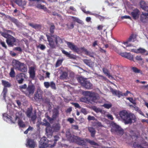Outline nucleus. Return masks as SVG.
Returning a JSON list of instances; mask_svg holds the SVG:
<instances>
[{
    "instance_id": "f257e3e1",
    "label": "nucleus",
    "mask_w": 148,
    "mask_h": 148,
    "mask_svg": "<svg viewBox=\"0 0 148 148\" xmlns=\"http://www.w3.org/2000/svg\"><path fill=\"white\" fill-rule=\"evenodd\" d=\"M3 116V119L7 122L10 121L11 123H14L17 121L19 127L24 128L25 127V122L22 120L23 116L21 112H17L16 111L14 110L13 114H12L11 116L8 115L6 113H4Z\"/></svg>"
},
{
    "instance_id": "f03ea898",
    "label": "nucleus",
    "mask_w": 148,
    "mask_h": 148,
    "mask_svg": "<svg viewBox=\"0 0 148 148\" xmlns=\"http://www.w3.org/2000/svg\"><path fill=\"white\" fill-rule=\"evenodd\" d=\"M48 45L51 49H55L62 42V39L56 35H51L50 36L46 35Z\"/></svg>"
},
{
    "instance_id": "7ed1b4c3",
    "label": "nucleus",
    "mask_w": 148,
    "mask_h": 148,
    "mask_svg": "<svg viewBox=\"0 0 148 148\" xmlns=\"http://www.w3.org/2000/svg\"><path fill=\"white\" fill-rule=\"evenodd\" d=\"M119 114L125 124L131 123L132 122H135L136 121L135 115L132 113H129L125 110L121 111Z\"/></svg>"
},
{
    "instance_id": "20e7f679",
    "label": "nucleus",
    "mask_w": 148,
    "mask_h": 148,
    "mask_svg": "<svg viewBox=\"0 0 148 148\" xmlns=\"http://www.w3.org/2000/svg\"><path fill=\"white\" fill-rule=\"evenodd\" d=\"M66 135L68 140L70 142L75 143L80 145H86L87 139H83L74 135H72L68 130L66 131Z\"/></svg>"
},
{
    "instance_id": "39448f33",
    "label": "nucleus",
    "mask_w": 148,
    "mask_h": 148,
    "mask_svg": "<svg viewBox=\"0 0 148 148\" xmlns=\"http://www.w3.org/2000/svg\"><path fill=\"white\" fill-rule=\"evenodd\" d=\"M51 142V141H49L45 137H42L40 141L39 148H51L50 147L54 146V144L52 145L50 143Z\"/></svg>"
},
{
    "instance_id": "423d86ee",
    "label": "nucleus",
    "mask_w": 148,
    "mask_h": 148,
    "mask_svg": "<svg viewBox=\"0 0 148 148\" xmlns=\"http://www.w3.org/2000/svg\"><path fill=\"white\" fill-rule=\"evenodd\" d=\"M2 84L4 86V87L3 89L1 95L3 96V99L5 101L6 103L8 104L11 102V100L9 99V98L8 97H7L8 99V101H7L6 99V95L7 92V89L6 87H10V84L8 82L3 80H2Z\"/></svg>"
},
{
    "instance_id": "0eeeda50",
    "label": "nucleus",
    "mask_w": 148,
    "mask_h": 148,
    "mask_svg": "<svg viewBox=\"0 0 148 148\" xmlns=\"http://www.w3.org/2000/svg\"><path fill=\"white\" fill-rule=\"evenodd\" d=\"M78 81L84 88L86 89H90L92 88V84L86 79L82 77H79L77 78Z\"/></svg>"
},
{
    "instance_id": "6e6552de",
    "label": "nucleus",
    "mask_w": 148,
    "mask_h": 148,
    "mask_svg": "<svg viewBox=\"0 0 148 148\" xmlns=\"http://www.w3.org/2000/svg\"><path fill=\"white\" fill-rule=\"evenodd\" d=\"M111 125V131L112 133L121 135L123 134V131L122 128L116 123H112Z\"/></svg>"
},
{
    "instance_id": "1a4fd4ad",
    "label": "nucleus",
    "mask_w": 148,
    "mask_h": 148,
    "mask_svg": "<svg viewBox=\"0 0 148 148\" xmlns=\"http://www.w3.org/2000/svg\"><path fill=\"white\" fill-rule=\"evenodd\" d=\"M42 125L46 127V134L48 138L52 137L53 134V131L51 127L50 126V123L48 122H42L41 123Z\"/></svg>"
},
{
    "instance_id": "9d476101",
    "label": "nucleus",
    "mask_w": 148,
    "mask_h": 148,
    "mask_svg": "<svg viewBox=\"0 0 148 148\" xmlns=\"http://www.w3.org/2000/svg\"><path fill=\"white\" fill-rule=\"evenodd\" d=\"M35 86L32 84H29L24 92V94L26 96H29L30 95H32L35 90Z\"/></svg>"
},
{
    "instance_id": "9b49d317",
    "label": "nucleus",
    "mask_w": 148,
    "mask_h": 148,
    "mask_svg": "<svg viewBox=\"0 0 148 148\" xmlns=\"http://www.w3.org/2000/svg\"><path fill=\"white\" fill-rule=\"evenodd\" d=\"M110 90L113 95L117 96L119 97L121 96H126L128 93H130L129 91L127 90L126 92L123 93L121 92L114 89L112 88H110Z\"/></svg>"
},
{
    "instance_id": "f8f14e48",
    "label": "nucleus",
    "mask_w": 148,
    "mask_h": 148,
    "mask_svg": "<svg viewBox=\"0 0 148 148\" xmlns=\"http://www.w3.org/2000/svg\"><path fill=\"white\" fill-rule=\"evenodd\" d=\"M82 10L86 14H89L90 15H94L96 17L99 18L101 21H103L104 19V17L100 16L99 14L94 13L88 11L86 12V11L83 8H82Z\"/></svg>"
},
{
    "instance_id": "ddd939ff",
    "label": "nucleus",
    "mask_w": 148,
    "mask_h": 148,
    "mask_svg": "<svg viewBox=\"0 0 148 148\" xmlns=\"http://www.w3.org/2000/svg\"><path fill=\"white\" fill-rule=\"evenodd\" d=\"M36 145V143L33 140L30 139H27L26 144V147H28L29 148H34Z\"/></svg>"
},
{
    "instance_id": "4468645a",
    "label": "nucleus",
    "mask_w": 148,
    "mask_h": 148,
    "mask_svg": "<svg viewBox=\"0 0 148 148\" xmlns=\"http://www.w3.org/2000/svg\"><path fill=\"white\" fill-rule=\"evenodd\" d=\"M15 41V38L11 35H9V36L6 40L7 44L10 46H12Z\"/></svg>"
},
{
    "instance_id": "2eb2a0df",
    "label": "nucleus",
    "mask_w": 148,
    "mask_h": 148,
    "mask_svg": "<svg viewBox=\"0 0 148 148\" xmlns=\"http://www.w3.org/2000/svg\"><path fill=\"white\" fill-rule=\"evenodd\" d=\"M66 43L68 47L71 50L77 52L79 51V49L73 44L68 42H67Z\"/></svg>"
},
{
    "instance_id": "dca6fc26",
    "label": "nucleus",
    "mask_w": 148,
    "mask_h": 148,
    "mask_svg": "<svg viewBox=\"0 0 148 148\" xmlns=\"http://www.w3.org/2000/svg\"><path fill=\"white\" fill-rule=\"evenodd\" d=\"M29 73L30 77L32 79H34L35 76V68L33 66L31 67L29 69Z\"/></svg>"
},
{
    "instance_id": "f3484780",
    "label": "nucleus",
    "mask_w": 148,
    "mask_h": 148,
    "mask_svg": "<svg viewBox=\"0 0 148 148\" xmlns=\"http://www.w3.org/2000/svg\"><path fill=\"white\" fill-rule=\"evenodd\" d=\"M140 20L143 22H147L148 21V13L143 12L140 16Z\"/></svg>"
},
{
    "instance_id": "a211bd4d",
    "label": "nucleus",
    "mask_w": 148,
    "mask_h": 148,
    "mask_svg": "<svg viewBox=\"0 0 148 148\" xmlns=\"http://www.w3.org/2000/svg\"><path fill=\"white\" fill-rule=\"evenodd\" d=\"M120 55L122 57L126 58L131 60H133V56L131 55L130 53H128L126 52L121 53Z\"/></svg>"
},
{
    "instance_id": "6ab92c4d",
    "label": "nucleus",
    "mask_w": 148,
    "mask_h": 148,
    "mask_svg": "<svg viewBox=\"0 0 148 148\" xmlns=\"http://www.w3.org/2000/svg\"><path fill=\"white\" fill-rule=\"evenodd\" d=\"M22 63L16 60H13L12 62V65L13 66V68L15 69L18 70Z\"/></svg>"
},
{
    "instance_id": "aec40b11",
    "label": "nucleus",
    "mask_w": 148,
    "mask_h": 148,
    "mask_svg": "<svg viewBox=\"0 0 148 148\" xmlns=\"http://www.w3.org/2000/svg\"><path fill=\"white\" fill-rule=\"evenodd\" d=\"M139 12V10L137 9H136L131 12V14L133 18L136 19L138 17Z\"/></svg>"
},
{
    "instance_id": "412c9836",
    "label": "nucleus",
    "mask_w": 148,
    "mask_h": 148,
    "mask_svg": "<svg viewBox=\"0 0 148 148\" xmlns=\"http://www.w3.org/2000/svg\"><path fill=\"white\" fill-rule=\"evenodd\" d=\"M83 61L85 64L90 67H92L94 65V63L90 60L84 59Z\"/></svg>"
},
{
    "instance_id": "4be33fe9",
    "label": "nucleus",
    "mask_w": 148,
    "mask_h": 148,
    "mask_svg": "<svg viewBox=\"0 0 148 148\" xmlns=\"http://www.w3.org/2000/svg\"><path fill=\"white\" fill-rule=\"evenodd\" d=\"M140 5L143 9L144 10L148 11V6L147 5L144 1H141L140 3Z\"/></svg>"
},
{
    "instance_id": "5701e85b",
    "label": "nucleus",
    "mask_w": 148,
    "mask_h": 148,
    "mask_svg": "<svg viewBox=\"0 0 148 148\" xmlns=\"http://www.w3.org/2000/svg\"><path fill=\"white\" fill-rule=\"evenodd\" d=\"M51 128L53 131V130L54 131L58 132L60 129V125L59 123L54 124Z\"/></svg>"
},
{
    "instance_id": "b1692460",
    "label": "nucleus",
    "mask_w": 148,
    "mask_h": 148,
    "mask_svg": "<svg viewBox=\"0 0 148 148\" xmlns=\"http://www.w3.org/2000/svg\"><path fill=\"white\" fill-rule=\"evenodd\" d=\"M18 69V70L22 72H26L27 71V68L23 63H22L21 66Z\"/></svg>"
},
{
    "instance_id": "393cba45",
    "label": "nucleus",
    "mask_w": 148,
    "mask_h": 148,
    "mask_svg": "<svg viewBox=\"0 0 148 148\" xmlns=\"http://www.w3.org/2000/svg\"><path fill=\"white\" fill-rule=\"evenodd\" d=\"M43 93H36L34 95V99L36 101L42 99Z\"/></svg>"
},
{
    "instance_id": "a878e982",
    "label": "nucleus",
    "mask_w": 148,
    "mask_h": 148,
    "mask_svg": "<svg viewBox=\"0 0 148 148\" xmlns=\"http://www.w3.org/2000/svg\"><path fill=\"white\" fill-rule=\"evenodd\" d=\"M15 2L19 6H21L25 5L26 3V2L23 0H15Z\"/></svg>"
},
{
    "instance_id": "bb28decb",
    "label": "nucleus",
    "mask_w": 148,
    "mask_h": 148,
    "mask_svg": "<svg viewBox=\"0 0 148 148\" xmlns=\"http://www.w3.org/2000/svg\"><path fill=\"white\" fill-rule=\"evenodd\" d=\"M135 38V35L134 34H132L128 38V40L125 42H124L123 43V44L124 45H126L129 42L134 41Z\"/></svg>"
},
{
    "instance_id": "cd10ccee",
    "label": "nucleus",
    "mask_w": 148,
    "mask_h": 148,
    "mask_svg": "<svg viewBox=\"0 0 148 148\" xmlns=\"http://www.w3.org/2000/svg\"><path fill=\"white\" fill-rule=\"evenodd\" d=\"M59 115V113L58 110L56 109L54 110L53 111L52 117L54 120L58 117Z\"/></svg>"
},
{
    "instance_id": "c85d7f7f",
    "label": "nucleus",
    "mask_w": 148,
    "mask_h": 148,
    "mask_svg": "<svg viewBox=\"0 0 148 148\" xmlns=\"http://www.w3.org/2000/svg\"><path fill=\"white\" fill-rule=\"evenodd\" d=\"M103 72V73L106 75L108 77L110 78V77L112 78V77L110 74L108 70L105 68H103L102 69Z\"/></svg>"
},
{
    "instance_id": "c756f323",
    "label": "nucleus",
    "mask_w": 148,
    "mask_h": 148,
    "mask_svg": "<svg viewBox=\"0 0 148 148\" xmlns=\"http://www.w3.org/2000/svg\"><path fill=\"white\" fill-rule=\"evenodd\" d=\"M29 25L35 29H39L40 28V26L39 25L33 23H29Z\"/></svg>"
},
{
    "instance_id": "7c9ffc66",
    "label": "nucleus",
    "mask_w": 148,
    "mask_h": 148,
    "mask_svg": "<svg viewBox=\"0 0 148 148\" xmlns=\"http://www.w3.org/2000/svg\"><path fill=\"white\" fill-rule=\"evenodd\" d=\"M88 130L89 132L91 134V136L92 137H94L95 136V131L94 129L91 127H89L88 128Z\"/></svg>"
},
{
    "instance_id": "2f4dec72",
    "label": "nucleus",
    "mask_w": 148,
    "mask_h": 148,
    "mask_svg": "<svg viewBox=\"0 0 148 148\" xmlns=\"http://www.w3.org/2000/svg\"><path fill=\"white\" fill-rule=\"evenodd\" d=\"M92 93L93 94V95L92 96H90V97L91 99L93 102H97V95L94 92H93Z\"/></svg>"
},
{
    "instance_id": "473e14b6",
    "label": "nucleus",
    "mask_w": 148,
    "mask_h": 148,
    "mask_svg": "<svg viewBox=\"0 0 148 148\" xmlns=\"http://www.w3.org/2000/svg\"><path fill=\"white\" fill-rule=\"evenodd\" d=\"M27 85L26 84H24L23 85H21L19 86V89L24 94V92L25 90H24L26 89Z\"/></svg>"
},
{
    "instance_id": "72a5a7b5",
    "label": "nucleus",
    "mask_w": 148,
    "mask_h": 148,
    "mask_svg": "<svg viewBox=\"0 0 148 148\" xmlns=\"http://www.w3.org/2000/svg\"><path fill=\"white\" fill-rule=\"evenodd\" d=\"M82 49H83V50L85 52V54L87 55H88L91 57H93V54L92 53L87 51L84 48H82Z\"/></svg>"
},
{
    "instance_id": "f704fd0d",
    "label": "nucleus",
    "mask_w": 148,
    "mask_h": 148,
    "mask_svg": "<svg viewBox=\"0 0 148 148\" xmlns=\"http://www.w3.org/2000/svg\"><path fill=\"white\" fill-rule=\"evenodd\" d=\"M72 17L73 18V21H76L78 23L81 24H84L82 21L80 20L78 18L73 16H72Z\"/></svg>"
},
{
    "instance_id": "c9c22d12",
    "label": "nucleus",
    "mask_w": 148,
    "mask_h": 148,
    "mask_svg": "<svg viewBox=\"0 0 148 148\" xmlns=\"http://www.w3.org/2000/svg\"><path fill=\"white\" fill-rule=\"evenodd\" d=\"M92 92H91L89 91H84L83 92V94L84 95L88 96L90 97V96H92L93 95Z\"/></svg>"
},
{
    "instance_id": "e433bc0d",
    "label": "nucleus",
    "mask_w": 148,
    "mask_h": 148,
    "mask_svg": "<svg viewBox=\"0 0 148 148\" xmlns=\"http://www.w3.org/2000/svg\"><path fill=\"white\" fill-rule=\"evenodd\" d=\"M14 68H11L10 73V75L12 77H14L15 76V72L14 71Z\"/></svg>"
},
{
    "instance_id": "4c0bfd02",
    "label": "nucleus",
    "mask_w": 148,
    "mask_h": 148,
    "mask_svg": "<svg viewBox=\"0 0 148 148\" xmlns=\"http://www.w3.org/2000/svg\"><path fill=\"white\" fill-rule=\"evenodd\" d=\"M32 110L30 108H28L26 112V115L27 117H30L32 115Z\"/></svg>"
},
{
    "instance_id": "58836bf2",
    "label": "nucleus",
    "mask_w": 148,
    "mask_h": 148,
    "mask_svg": "<svg viewBox=\"0 0 148 148\" xmlns=\"http://www.w3.org/2000/svg\"><path fill=\"white\" fill-rule=\"evenodd\" d=\"M68 76L67 73L66 72H63L62 74L60 76V78L64 79L66 78Z\"/></svg>"
},
{
    "instance_id": "ea45409f",
    "label": "nucleus",
    "mask_w": 148,
    "mask_h": 148,
    "mask_svg": "<svg viewBox=\"0 0 148 148\" xmlns=\"http://www.w3.org/2000/svg\"><path fill=\"white\" fill-rule=\"evenodd\" d=\"M137 49L138 53H144L146 51V50L145 49L142 48H140Z\"/></svg>"
},
{
    "instance_id": "a19ab883",
    "label": "nucleus",
    "mask_w": 148,
    "mask_h": 148,
    "mask_svg": "<svg viewBox=\"0 0 148 148\" xmlns=\"http://www.w3.org/2000/svg\"><path fill=\"white\" fill-rule=\"evenodd\" d=\"M86 141L87 142L89 143L91 145L94 146H97L98 145L97 143L93 140H91L89 139H87Z\"/></svg>"
},
{
    "instance_id": "79ce46f5",
    "label": "nucleus",
    "mask_w": 148,
    "mask_h": 148,
    "mask_svg": "<svg viewBox=\"0 0 148 148\" xmlns=\"http://www.w3.org/2000/svg\"><path fill=\"white\" fill-rule=\"evenodd\" d=\"M112 105L111 103L108 104L104 103L102 106L104 107L105 108L109 109L112 107Z\"/></svg>"
},
{
    "instance_id": "37998d69",
    "label": "nucleus",
    "mask_w": 148,
    "mask_h": 148,
    "mask_svg": "<svg viewBox=\"0 0 148 148\" xmlns=\"http://www.w3.org/2000/svg\"><path fill=\"white\" fill-rule=\"evenodd\" d=\"M36 7L39 9H43L45 10L47 9L45 7V5H42L40 4H38L36 5Z\"/></svg>"
},
{
    "instance_id": "c03bdc74",
    "label": "nucleus",
    "mask_w": 148,
    "mask_h": 148,
    "mask_svg": "<svg viewBox=\"0 0 148 148\" xmlns=\"http://www.w3.org/2000/svg\"><path fill=\"white\" fill-rule=\"evenodd\" d=\"M63 60V59L58 60L56 62V66L58 67L60 66Z\"/></svg>"
},
{
    "instance_id": "a18cd8bd",
    "label": "nucleus",
    "mask_w": 148,
    "mask_h": 148,
    "mask_svg": "<svg viewBox=\"0 0 148 148\" xmlns=\"http://www.w3.org/2000/svg\"><path fill=\"white\" fill-rule=\"evenodd\" d=\"M0 44L5 49H7V47L4 42L2 40L0 41Z\"/></svg>"
},
{
    "instance_id": "49530a36",
    "label": "nucleus",
    "mask_w": 148,
    "mask_h": 148,
    "mask_svg": "<svg viewBox=\"0 0 148 148\" xmlns=\"http://www.w3.org/2000/svg\"><path fill=\"white\" fill-rule=\"evenodd\" d=\"M33 127L29 126V127L24 132V133L25 134H26L28 133L29 131H31L33 130Z\"/></svg>"
},
{
    "instance_id": "de8ad7c7",
    "label": "nucleus",
    "mask_w": 148,
    "mask_h": 148,
    "mask_svg": "<svg viewBox=\"0 0 148 148\" xmlns=\"http://www.w3.org/2000/svg\"><path fill=\"white\" fill-rule=\"evenodd\" d=\"M50 86L53 89H55L56 88V84L53 82H50Z\"/></svg>"
},
{
    "instance_id": "09e8293b",
    "label": "nucleus",
    "mask_w": 148,
    "mask_h": 148,
    "mask_svg": "<svg viewBox=\"0 0 148 148\" xmlns=\"http://www.w3.org/2000/svg\"><path fill=\"white\" fill-rule=\"evenodd\" d=\"M30 118H31L32 121H34L36 118V114L34 113V114H33L31 116Z\"/></svg>"
},
{
    "instance_id": "8fccbe9b",
    "label": "nucleus",
    "mask_w": 148,
    "mask_h": 148,
    "mask_svg": "<svg viewBox=\"0 0 148 148\" xmlns=\"http://www.w3.org/2000/svg\"><path fill=\"white\" fill-rule=\"evenodd\" d=\"M127 99L129 100L130 102L132 103L135 104H136V102L135 100H134L133 98L132 97H128L127 98Z\"/></svg>"
},
{
    "instance_id": "3c124183",
    "label": "nucleus",
    "mask_w": 148,
    "mask_h": 148,
    "mask_svg": "<svg viewBox=\"0 0 148 148\" xmlns=\"http://www.w3.org/2000/svg\"><path fill=\"white\" fill-rule=\"evenodd\" d=\"M97 77L99 78V79H101L102 80H106V78L104 77L103 76L101 75H100L97 74Z\"/></svg>"
},
{
    "instance_id": "603ef678",
    "label": "nucleus",
    "mask_w": 148,
    "mask_h": 148,
    "mask_svg": "<svg viewBox=\"0 0 148 148\" xmlns=\"http://www.w3.org/2000/svg\"><path fill=\"white\" fill-rule=\"evenodd\" d=\"M44 85L45 87L46 88H48L50 86V83L49 82H45L44 83Z\"/></svg>"
},
{
    "instance_id": "864d4df0",
    "label": "nucleus",
    "mask_w": 148,
    "mask_h": 148,
    "mask_svg": "<svg viewBox=\"0 0 148 148\" xmlns=\"http://www.w3.org/2000/svg\"><path fill=\"white\" fill-rule=\"evenodd\" d=\"M54 143H50L52 145H53V144H55H55L56 143V142L58 140H59V136L58 135H56L54 136Z\"/></svg>"
},
{
    "instance_id": "5fc2aeb1",
    "label": "nucleus",
    "mask_w": 148,
    "mask_h": 148,
    "mask_svg": "<svg viewBox=\"0 0 148 148\" xmlns=\"http://www.w3.org/2000/svg\"><path fill=\"white\" fill-rule=\"evenodd\" d=\"M62 52L64 54L68 57H71V54L70 53H68V52L65 51L64 50H62Z\"/></svg>"
},
{
    "instance_id": "6e6d98bb",
    "label": "nucleus",
    "mask_w": 148,
    "mask_h": 148,
    "mask_svg": "<svg viewBox=\"0 0 148 148\" xmlns=\"http://www.w3.org/2000/svg\"><path fill=\"white\" fill-rule=\"evenodd\" d=\"M38 47L41 50H44L46 48L45 46L44 45L41 44H39Z\"/></svg>"
},
{
    "instance_id": "4d7b16f0",
    "label": "nucleus",
    "mask_w": 148,
    "mask_h": 148,
    "mask_svg": "<svg viewBox=\"0 0 148 148\" xmlns=\"http://www.w3.org/2000/svg\"><path fill=\"white\" fill-rule=\"evenodd\" d=\"M132 69L133 71L135 73H139L140 72V70L138 69L137 68L135 67H133Z\"/></svg>"
},
{
    "instance_id": "13d9d810",
    "label": "nucleus",
    "mask_w": 148,
    "mask_h": 148,
    "mask_svg": "<svg viewBox=\"0 0 148 148\" xmlns=\"http://www.w3.org/2000/svg\"><path fill=\"white\" fill-rule=\"evenodd\" d=\"M67 27L69 29H72L74 27V25L73 23L70 24H67L66 25Z\"/></svg>"
},
{
    "instance_id": "bf43d9fd",
    "label": "nucleus",
    "mask_w": 148,
    "mask_h": 148,
    "mask_svg": "<svg viewBox=\"0 0 148 148\" xmlns=\"http://www.w3.org/2000/svg\"><path fill=\"white\" fill-rule=\"evenodd\" d=\"M55 26L54 25H51V26L50 31L51 34H53L54 33V30L55 29Z\"/></svg>"
},
{
    "instance_id": "052dcab7",
    "label": "nucleus",
    "mask_w": 148,
    "mask_h": 148,
    "mask_svg": "<svg viewBox=\"0 0 148 148\" xmlns=\"http://www.w3.org/2000/svg\"><path fill=\"white\" fill-rule=\"evenodd\" d=\"M36 93H43V91L41 90L40 87H39L38 88Z\"/></svg>"
},
{
    "instance_id": "680f3d73",
    "label": "nucleus",
    "mask_w": 148,
    "mask_h": 148,
    "mask_svg": "<svg viewBox=\"0 0 148 148\" xmlns=\"http://www.w3.org/2000/svg\"><path fill=\"white\" fill-rule=\"evenodd\" d=\"M121 18L122 19H131V18L129 16L125 15V16H121Z\"/></svg>"
},
{
    "instance_id": "e2e57ef3",
    "label": "nucleus",
    "mask_w": 148,
    "mask_h": 148,
    "mask_svg": "<svg viewBox=\"0 0 148 148\" xmlns=\"http://www.w3.org/2000/svg\"><path fill=\"white\" fill-rule=\"evenodd\" d=\"M88 119L89 121L94 120L95 119V118L93 116H88Z\"/></svg>"
},
{
    "instance_id": "0e129e2a",
    "label": "nucleus",
    "mask_w": 148,
    "mask_h": 148,
    "mask_svg": "<svg viewBox=\"0 0 148 148\" xmlns=\"http://www.w3.org/2000/svg\"><path fill=\"white\" fill-rule=\"evenodd\" d=\"M106 116L108 118L110 119L111 120H113V118L112 115L110 114H108L106 115Z\"/></svg>"
},
{
    "instance_id": "69168bd1",
    "label": "nucleus",
    "mask_w": 148,
    "mask_h": 148,
    "mask_svg": "<svg viewBox=\"0 0 148 148\" xmlns=\"http://www.w3.org/2000/svg\"><path fill=\"white\" fill-rule=\"evenodd\" d=\"M81 111L85 115L87 114L88 113L86 109L84 108H82L81 110Z\"/></svg>"
},
{
    "instance_id": "338daca9",
    "label": "nucleus",
    "mask_w": 148,
    "mask_h": 148,
    "mask_svg": "<svg viewBox=\"0 0 148 148\" xmlns=\"http://www.w3.org/2000/svg\"><path fill=\"white\" fill-rule=\"evenodd\" d=\"M72 128L75 130H78L79 128V127L78 125H72Z\"/></svg>"
},
{
    "instance_id": "774afa93",
    "label": "nucleus",
    "mask_w": 148,
    "mask_h": 148,
    "mask_svg": "<svg viewBox=\"0 0 148 148\" xmlns=\"http://www.w3.org/2000/svg\"><path fill=\"white\" fill-rule=\"evenodd\" d=\"M74 121V119L72 118H69L67 119V121H69L71 123H73V122Z\"/></svg>"
}]
</instances>
